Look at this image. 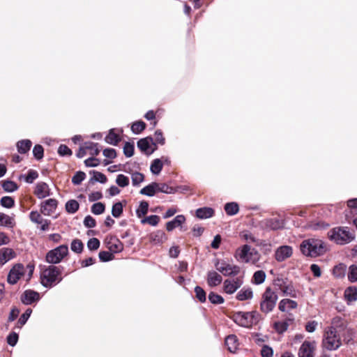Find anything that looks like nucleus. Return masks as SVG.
Segmentation results:
<instances>
[{
	"instance_id": "nucleus-1",
	"label": "nucleus",
	"mask_w": 357,
	"mask_h": 357,
	"mask_svg": "<svg viewBox=\"0 0 357 357\" xmlns=\"http://www.w3.org/2000/svg\"><path fill=\"white\" fill-rule=\"evenodd\" d=\"M302 254L306 257H316L324 255L328 249L324 241L319 238H308L300 245Z\"/></svg>"
},
{
	"instance_id": "nucleus-2",
	"label": "nucleus",
	"mask_w": 357,
	"mask_h": 357,
	"mask_svg": "<svg viewBox=\"0 0 357 357\" xmlns=\"http://www.w3.org/2000/svg\"><path fill=\"white\" fill-rule=\"evenodd\" d=\"M62 268L50 265L44 268H40V282L45 288H52L62 280Z\"/></svg>"
},
{
	"instance_id": "nucleus-3",
	"label": "nucleus",
	"mask_w": 357,
	"mask_h": 357,
	"mask_svg": "<svg viewBox=\"0 0 357 357\" xmlns=\"http://www.w3.org/2000/svg\"><path fill=\"white\" fill-rule=\"evenodd\" d=\"M34 268V265L31 264H29L26 266L22 264H16L9 271L7 282L10 284H15L22 277L28 281L31 278Z\"/></svg>"
},
{
	"instance_id": "nucleus-4",
	"label": "nucleus",
	"mask_w": 357,
	"mask_h": 357,
	"mask_svg": "<svg viewBox=\"0 0 357 357\" xmlns=\"http://www.w3.org/2000/svg\"><path fill=\"white\" fill-rule=\"evenodd\" d=\"M328 238L338 245H345L355 238V235L347 227H338L328 232Z\"/></svg>"
},
{
	"instance_id": "nucleus-5",
	"label": "nucleus",
	"mask_w": 357,
	"mask_h": 357,
	"mask_svg": "<svg viewBox=\"0 0 357 357\" xmlns=\"http://www.w3.org/2000/svg\"><path fill=\"white\" fill-rule=\"evenodd\" d=\"M338 331H333V327H326L324 330L322 346L328 351L337 350L342 345V340Z\"/></svg>"
},
{
	"instance_id": "nucleus-6",
	"label": "nucleus",
	"mask_w": 357,
	"mask_h": 357,
	"mask_svg": "<svg viewBox=\"0 0 357 357\" xmlns=\"http://www.w3.org/2000/svg\"><path fill=\"white\" fill-rule=\"evenodd\" d=\"M232 319L238 325L249 328L258 322L259 314L255 312H235L232 314Z\"/></svg>"
},
{
	"instance_id": "nucleus-7",
	"label": "nucleus",
	"mask_w": 357,
	"mask_h": 357,
	"mask_svg": "<svg viewBox=\"0 0 357 357\" xmlns=\"http://www.w3.org/2000/svg\"><path fill=\"white\" fill-rule=\"evenodd\" d=\"M68 253L67 245H61L51 250L46 255V261L49 264H59Z\"/></svg>"
},
{
	"instance_id": "nucleus-8",
	"label": "nucleus",
	"mask_w": 357,
	"mask_h": 357,
	"mask_svg": "<svg viewBox=\"0 0 357 357\" xmlns=\"http://www.w3.org/2000/svg\"><path fill=\"white\" fill-rule=\"evenodd\" d=\"M215 267L225 276L237 275L241 271L238 266L231 264L225 260H218L215 263Z\"/></svg>"
},
{
	"instance_id": "nucleus-9",
	"label": "nucleus",
	"mask_w": 357,
	"mask_h": 357,
	"mask_svg": "<svg viewBox=\"0 0 357 357\" xmlns=\"http://www.w3.org/2000/svg\"><path fill=\"white\" fill-rule=\"evenodd\" d=\"M259 226L266 231H275L282 229L284 226V220L280 218H270L262 220L259 222Z\"/></svg>"
},
{
	"instance_id": "nucleus-10",
	"label": "nucleus",
	"mask_w": 357,
	"mask_h": 357,
	"mask_svg": "<svg viewBox=\"0 0 357 357\" xmlns=\"http://www.w3.org/2000/svg\"><path fill=\"white\" fill-rule=\"evenodd\" d=\"M263 300L261 303V309L263 312L268 313L273 310L275 306L278 299L275 291H265L262 297Z\"/></svg>"
},
{
	"instance_id": "nucleus-11",
	"label": "nucleus",
	"mask_w": 357,
	"mask_h": 357,
	"mask_svg": "<svg viewBox=\"0 0 357 357\" xmlns=\"http://www.w3.org/2000/svg\"><path fill=\"white\" fill-rule=\"evenodd\" d=\"M315 349V341L305 340L298 350V357H314Z\"/></svg>"
},
{
	"instance_id": "nucleus-12",
	"label": "nucleus",
	"mask_w": 357,
	"mask_h": 357,
	"mask_svg": "<svg viewBox=\"0 0 357 357\" xmlns=\"http://www.w3.org/2000/svg\"><path fill=\"white\" fill-rule=\"evenodd\" d=\"M293 255V248L289 245H281L275 252V259L278 262H282L291 257Z\"/></svg>"
},
{
	"instance_id": "nucleus-13",
	"label": "nucleus",
	"mask_w": 357,
	"mask_h": 357,
	"mask_svg": "<svg viewBox=\"0 0 357 357\" xmlns=\"http://www.w3.org/2000/svg\"><path fill=\"white\" fill-rule=\"evenodd\" d=\"M57 205L56 199H48L41 203L40 212L45 215H50L56 211Z\"/></svg>"
},
{
	"instance_id": "nucleus-14",
	"label": "nucleus",
	"mask_w": 357,
	"mask_h": 357,
	"mask_svg": "<svg viewBox=\"0 0 357 357\" xmlns=\"http://www.w3.org/2000/svg\"><path fill=\"white\" fill-rule=\"evenodd\" d=\"M151 144L155 146V142H154V140L151 137H146L140 139L137 143V147L147 155H151L157 149V147H155V149L149 151Z\"/></svg>"
},
{
	"instance_id": "nucleus-15",
	"label": "nucleus",
	"mask_w": 357,
	"mask_h": 357,
	"mask_svg": "<svg viewBox=\"0 0 357 357\" xmlns=\"http://www.w3.org/2000/svg\"><path fill=\"white\" fill-rule=\"evenodd\" d=\"M252 255L253 252L250 251V246L246 244L236 251L235 257L238 261L249 263L251 257L249 255Z\"/></svg>"
},
{
	"instance_id": "nucleus-16",
	"label": "nucleus",
	"mask_w": 357,
	"mask_h": 357,
	"mask_svg": "<svg viewBox=\"0 0 357 357\" xmlns=\"http://www.w3.org/2000/svg\"><path fill=\"white\" fill-rule=\"evenodd\" d=\"M243 284V277L238 276L227 279L224 282V290H237Z\"/></svg>"
},
{
	"instance_id": "nucleus-17",
	"label": "nucleus",
	"mask_w": 357,
	"mask_h": 357,
	"mask_svg": "<svg viewBox=\"0 0 357 357\" xmlns=\"http://www.w3.org/2000/svg\"><path fill=\"white\" fill-rule=\"evenodd\" d=\"M34 193L38 199H43L50 195V189L46 183L39 182L36 186Z\"/></svg>"
},
{
	"instance_id": "nucleus-18",
	"label": "nucleus",
	"mask_w": 357,
	"mask_h": 357,
	"mask_svg": "<svg viewBox=\"0 0 357 357\" xmlns=\"http://www.w3.org/2000/svg\"><path fill=\"white\" fill-rule=\"evenodd\" d=\"M20 298L24 305H31L40 299V296L38 291H24Z\"/></svg>"
},
{
	"instance_id": "nucleus-19",
	"label": "nucleus",
	"mask_w": 357,
	"mask_h": 357,
	"mask_svg": "<svg viewBox=\"0 0 357 357\" xmlns=\"http://www.w3.org/2000/svg\"><path fill=\"white\" fill-rule=\"evenodd\" d=\"M15 257V253L13 249L9 248H3L0 249V264L3 265L9 260Z\"/></svg>"
},
{
	"instance_id": "nucleus-20",
	"label": "nucleus",
	"mask_w": 357,
	"mask_h": 357,
	"mask_svg": "<svg viewBox=\"0 0 357 357\" xmlns=\"http://www.w3.org/2000/svg\"><path fill=\"white\" fill-rule=\"evenodd\" d=\"M185 221V218L183 215H176L172 220L169 221L166 224V229L168 231H172L176 227L181 226Z\"/></svg>"
},
{
	"instance_id": "nucleus-21",
	"label": "nucleus",
	"mask_w": 357,
	"mask_h": 357,
	"mask_svg": "<svg viewBox=\"0 0 357 357\" xmlns=\"http://www.w3.org/2000/svg\"><path fill=\"white\" fill-rule=\"evenodd\" d=\"M196 217L199 219H207L213 216L214 210L211 207L199 208L195 211Z\"/></svg>"
},
{
	"instance_id": "nucleus-22",
	"label": "nucleus",
	"mask_w": 357,
	"mask_h": 357,
	"mask_svg": "<svg viewBox=\"0 0 357 357\" xmlns=\"http://www.w3.org/2000/svg\"><path fill=\"white\" fill-rule=\"evenodd\" d=\"M225 344L230 352L234 353L239 346L238 340L235 335H229L225 339Z\"/></svg>"
},
{
	"instance_id": "nucleus-23",
	"label": "nucleus",
	"mask_w": 357,
	"mask_h": 357,
	"mask_svg": "<svg viewBox=\"0 0 357 357\" xmlns=\"http://www.w3.org/2000/svg\"><path fill=\"white\" fill-rule=\"evenodd\" d=\"M329 327H333V331L342 332L347 328L346 321L340 317H335L332 319L331 325Z\"/></svg>"
},
{
	"instance_id": "nucleus-24",
	"label": "nucleus",
	"mask_w": 357,
	"mask_h": 357,
	"mask_svg": "<svg viewBox=\"0 0 357 357\" xmlns=\"http://www.w3.org/2000/svg\"><path fill=\"white\" fill-rule=\"evenodd\" d=\"M166 239L165 233L162 230H157L150 234V241L155 244H162Z\"/></svg>"
},
{
	"instance_id": "nucleus-25",
	"label": "nucleus",
	"mask_w": 357,
	"mask_h": 357,
	"mask_svg": "<svg viewBox=\"0 0 357 357\" xmlns=\"http://www.w3.org/2000/svg\"><path fill=\"white\" fill-rule=\"evenodd\" d=\"M32 142L29 139H22L17 142V151L21 154H25L29 151Z\"/></svg>"
},
{
	"instance_id": "nucleus-26",
	"label": "nucleus",
	"mask_w": 357,
	"mask_h": 357,
	"mask_svg": "<svg viewBox=\"0 0 357 357\" xmlns=\"http://www.w3.org/2000/svg\"><path fill=\"white\" fill-rule=\"evenodd\" d=\"M208 284L210 287H213L221 283L222 276L215 271L209 272L208 274Z\"/></svg>"
},
{
	"instance_id": "nucleus-27",
	"label": "nucleus",
	"mask_w": 357,
	"mask_h": 357,
	"mask_svg": "<svg viewBox=\"0 0 357 357\" xmlns=\"http://www.w3.org/2000/svg\"><path fill=\"white\" fill-rule=\"evenodd\" d=\"M297 307L296 301L290 299H282L279 303V310L285 312L291 309H295Z\"/></svg>"
},
{
	"instance_id": "nucleus-28",
	"label": "nucleus",
	"mask_w": 357,
	"mask_h": 357,
	"mask_svg": "<svg viewBox=\"0 0 357 357\" xmlns=\"http://www.w3.org/2000/svg\"><path fill=\"white\" fill-rule=\"evenodd\" d=\"M157 183L152 182L151 183L147 185L141 189L139 193L143 195H146L148 197H153L155 194L157 192L156 190Z\"/></svg>"
},
{
	"instance_id": "nucleus-29",
	"label": "nucleus",
	"mask_w": 357,
	"mask_h": 357,
	"mask_svg": "<svg viewBox=\"0 0 357 357\" xmlns=\"http://www.w3.org/2000/svg\"><path fill=\"white\" fill-rule=\"evenodd\" d=\"M163 167V162L160 158L154 159L150 166V171L153 174L158 175Z\"/></svg>"
},
{
	"instance_id": "nucleus-30",
	"label": "nucleus",
	"mask_w": 357,
	"mask_h": 357,
	"mask_svg": "<svg viewBox=\"0 0 357 357\" xmlns=\"http://www.w3.org/2000/svg\"><path fill=\"white\" fill-rule=\"evenodd\" d=\"M105 140L107 144L116 146L120 142L121 139L119 136L114 132V129L112 128L109 130V132L105 137Z\"/></svg>"
},
{
	"instance_id": "nucleus-31",
	"label": "nucleus",
	"mask_w": 357,
	"mask_h": 357,
	"mask_svg": "<svg viewBox=\"0 0 357 357\" xmlns=\"http://www.w3.org/2000/svg\"><path fill=\"white\" fill-rule=\"evenodd\" d=\"M89 174L93 175V177L90 179L91 183L99 182L100 183H105L107 181L106 176L100 172L91 170Z\"/></svg>"
},
{
	"instance_id": "nucleus-32",
	"label": "nucleus",
	"mask_w": 357,
	"mask_h": 357,
	"mask_svg": "<svg viewBox=\"0 0 357 357\" xmlns=\"http://www.w3.org/2000/svg\"><path fill=\"white\" fill-rule=\"evenodd\" d=\"M346 271L347 266L343 263H340L334 266L333 269V274L337 278H342L344 277Z\"/></svg>"
},
{
	"instance_id": "nucleus-33",
	"label": "nucleus",
	"mask_w": 357,
	"mask_h": 357,
	"mask_svg": "<svg viewBox=\"0 0 357 357\" xmlns=\"http://www.w3.org/2000/svg\"><path fill=\"white\" fill-rule=\"evenodd\" d=\"M157 192L165 193V194H174L178 190L172 186L168 185L166 183H157L156 186Z\"/></svg>"
},
{
	"instance_id": "nucleus-34",
	"label": "nucleus",
	"mask_w": 357,
	"mask_h": 357,
	"mask_svg": "<svg viewBox=\"0 0 357 357\" xmlns=\"http://www.w3.org/2000/svg\"><path fill=\"white\" fill-rule=\"evenodd\" d=\"M224 208L228 215H234L239 211V206L236 202L227 203Z\"/></svg>"
},
{
	"instance_id": "nucleus-35",
	"label": "nucleus",
	"mask_w": 357,
	"mask_h": 357,
	"mask_svg": "<svg viewBox=\"0 0 357 357\" xmlns=\"http://www.w3.org/2000/svg\"><path fill=\"white\" fill-rule=\"evenodd\" d=\"M265 272L262 270H259L254 273L252 278V282L255 284H260L265 281Z\"/></svg>"
},
{
	"instance_id": "nucleus-36",
	"label": "nucleus",
	"mask_w": 357,
	"mask_h": 357,
	"mask_svg": "<svg viewBox=\"0 0 357 357\" xmlns=\"http://www.w3.org/2000/svg\"><path fill=\"white\" fill-rule=\"evenodd\" d=\"M65 207L68 213L73 214L78 211L79 204L75 199H70L66 203Z\"/></svg>"
},
{
	"instance_id": "nucleus-37",
	"label": "nucleus",
	"mask_w": 357,
	"mask_h": 357,
	"mask_svg": "<svg viewBox=\"0 0 357 357\" xmlns=\"http://www.w3.org/2000/svg\"><path fill=\"white\" fill-rule=\"evenodd\" d=\"M15 223L13 219L9 215L0 213V226L13 227Z\"/></svg>"
},
{
	"instance_id": "nucleus-38",
	"label": "nucleus",
	"mask_w": 357,
	"mask_h": 357,
	"mask_svg": "<svg viewBox=\"0 0 357 357\" xmlns=\"http://www.w3.org/2000/svg\"><path fill=\"white\" fill-rule=\"evenodd\" d=\"M146 123L142 121H137L134 122L131 126V130L133 134L139 135L146 128Z\"/></svg>"
},
{
	"instance_id": "nucleus-39",
	"label": "nucleus",
	"mask_w": 357,
	"mask_h": 357,
	"mask_svg": "<svg viewBox=\"0 0 357 357\" xmlns=\"http://www.w3.org/2000/svg\"><path fill=\"white\" fill-rule=\"evenodd\" d=\"M1 186L4 191L7 192H13L18 189L17 184L13 181H2Z\"/></svg>"
},
{
	"instance_id": "nucleus-40",
	"label": "nucleus",
	"mask_w": 357,
	"mask_h": 357,
	"mask_svg": "<svg viewBox=\"0 0 357 357\" xmlns=\"http://www.w3.org/2000/svg\"><path fill=\"white\" fill-rule=\"evenodd\" d=\"M149 211V203L146 201H142L139 203L138 208L136 209V215L138 218L146 215Z\"/></svg>"
},
{
	"instance_id": "nucleus-41",
	"label": "nucleus",
	"mask_w": 357,
	"mask_h": 357,
	"mask_svg": "<svg viewBox=\"0 0 357 357\" xmlns=\"http://www.w3.org/2000/svg\"><path fill=\"white\" fill-rule=\"evenodd\" d=\"M85 146V149L86 150H90V154L91 155H98L100 153V150L98 149V144L97 143H94L92 142H86L84 143Z\"/></svg>"
},
{
	"instance_id": "nucleus-42",
	"label": "nucleus",
	"mask_w": 357,
	"mask_h": 357,
	"mask_svg": "<svg viewBox=\"0 0 357 357\" xmlns=\"http://www.w3.org/2000/svg\"><path fill=\"white\" fill-rule=\"evenodd\" d=\"M123 211V206L121 202H116L112 208V215L117 218H119Z\"/></svg>"
},
{
	"instance_id": "nucleus-43",
	"label": "nucleus",
	"mask_w": 357,
	"mask_h": 357,
	"mask_svg": "<svg viewBox=\"0 0 357 357\" xmlns=\"http://www.w3.org/2000/svg\"><path fill=\"white\" fill-rule=\"evenodd\" d=\"M160 221V217L157 215H151L143 218L141 220L142 224L148 223L151 226H156Z\"/></svg>"
},
{
	"instance_id": "nucleus-44",
	"label": "nucleus",
	"mask_w": 357,
	"mask_h": 357,
	"mask_svg": "<svg viewBox=\"0 0 357 357\" xmlns=\"http://www.w3.org/2000/svg\"><path fill=\"white\" fill-rule=\"evenodd\" d=\"M91 213L94 215H100L105 211V205L102 202L94 203L91 208Z\"/></svg>"
},
{
	"instance_id": "nucleus-45",
	"label": "nucleus",
	"mask_w": 357,
	"mask_h": 357,
	"mask_svg": "<svg viewBox=\"0 0 357 357\" xmlns=\"http://www.w3.org/2000/svg\"><path fill=\"white\" fill-rule=\"evenodd\" d=\"M84 245L81 240L74 239L70 245V249L75 253H81L83 250Z\"/></svg>"
},
{
	"instance_id": "nucleus-46",
	"label": "nucleus",
	"mask_w": 357,
	"mask_h": 357,
	"mask_svg": "<svg viewBox=\"0 0 357 357\" xmlns=\"http://www.w3.org/2000/svg\"><path fill=\"white\" fill-rule=\"evenodd\" d=\"M132 183L133 186H138L144 180V175L142 173L135 172L131 175Z\"/></svg>"
},
{
	"instance_id": "nucleus-47",
	"label": "nucleus",
	"mask_w": 357,
	"mask_h": 357,
	"mask_svg": "<svg viewBox=\"0 0 357 357\" xmlns=\"http://www.w3.org/2000/svg\"><path fill=\"white\" fill-rule=\"evenodd\" d=\"M1 205L6 208H11L15 205V200L13 197L9 196H4L0 200Z\"/></svg>"
},
{
	"instance_id": "nucleus-48",
	"label": "nucleus",
	"mask_w": 357,
	"mask_h": 357,
	"mask_svg": "<svg viewBox=\"0 0 357 357\" xmlns=\"http://www.w3.org/2000/svg\"><path fill=\"white\" fill-rule=\"evenodd\" d=\"M33 157L37 160H40L44 156V149L40 144H36L33 149Z\"/></svg>"
},
{
	"instance_id": "nucleus-49",
	"label": "nucleus",
	"mask_w": 357,
	"mask_h": 357,
	"mask_svg": "<svg viewBox=\"0 0 357 357\" xmlns=\"http://www.w3.org/2000/svg\"><path fill=\"white\" fill-rule=\"evenodd\" d=\"M135 146L133 143L126 142L123 146V153L126 157L130 158L133 155Z\"/></svg>"
},
{
	"instance_id": "nucleus-50",
	"label": "nucleus",
	"mask_w": 357,
	"mask_h": 357,
	"mask_svg": "<svg viewBox=\"0 0 357 357\" xmlns=\"http://www.w3.org/2000/svg\"><path fill=\"white\" fill-rule=\"evenodd\" d=\"M348 279L351 282L357 281V266L352 264L349 268Z\"/></svg>"
},
{
	"instance_id": "nucleus-51",
	"label": "nucleus",
	"mask_w": 357,
	"mask_h": 357,
	"mask_svg": "<svg viewBox=\"0 0 357 357\" xmlns=\"http://www.w3.org/2000/svg\"><path fill=\"white\" fill-rule=\"evenodd\" d=\"M86 178V174L84 172H77L72 178V183L74 185H79Z\"/></svg>"
},
{
	"instance_id": "nucleus-52",
	"label": "nucleus",
	"mask_w": 357,
	"mask_h": 357,
	"mask_svg": "<svg viewBox=\"0 0 357 357\" xmlns=\"http://www.w3.org/2000/svg\"><path fill=\"white\" fill-rule=\"evenodd\" d=\"M289 323L287 321H278L274 324V328L278 333H282L287 330Z\"/></svg>"
},
{
	"instance_id": "nucleus-53",
	"label": "nucleus",
	"mask_w": 357,
	"mask_h": 357,
	"mask_svg": "<svg viewBox=\"0 0 357 357\" xmlns=\"http://www.w3.org/2000/svg\"><path fill=\"white\" fill-rule=\"evenodd\" d=\"M116 183L119 186L125 188L129 185V178L124 174H119L116 177Z\"/></svg>"
},
{
	"instance_id": "nucleus-54",
	"label": "nucleus",
	"mask_w": 357,
	"mask_h": 357,
	"mask_svg": "<svg viewBox=\"0 0 357 357\" xmlns=\"http://www.w3.org/2000/svg\"><path fill=\"white\" fill-rule=\"evenodd\" d=\"M109 249L111 252L116 253L123 250V245L119 240H116V242L109 243Z\"/></svg>"
},
{
	"instance_id": "nucleus-55",
	"label": "nucleus",
	"mask_w": 357,
	"mask_h": 357,
	"mask_svg": "<svg viewBox=\"0 0 357 357\" xmlns=\"http://www.w3.org/2000/svg\"><path fill=\"white\" fill-rule=\"evenodd\" d=\"M38 177V173L37 171L33 169H29L27 172V174L25 177V181L27 183H32L34 180H36Z\"/></svg>"
},
{
	"instance_id": "nucleus-56",
	"label": "nucleus",
	"mask_w": 357,
	"mask_h": 357,
	"mask_svg": "<svg viewBox=\"0 0 357 357\" xmlns=\"http://www.w3.org/2000/svg\"><path fill=\"white\" fill-rule=\"evenodd\" d=\"M29 218L31 222L36 224L43 223L44 220L38 211H33L29 213Z\"/></svg>"
},
{
	"instance_id": "nucleus-57",
	"label": "nucleus",
	"mask_w": 357,
	"mask_h": 357,
	"mask_svg": "<svg viewBox=\"0 0 357 357\" xmlns=\"http://www.w3.org/2000/svg\"><path fill=\"white\" fill-rule=\"evenodd\" d=\"M208 299L213 304H221L224 302V298L213 291L208 295Z\"/></svg>"
},
{
	"instance_id": "nucleus-58",
	"label": "nucleus",
	"mask_w": 357,
	"mask_h": 357,
	"mask_svg": "<svg viewBox=\"0 0 357 357\" xmlns=\"http://www.w3.org/2000/svg\"><path fill=\"white\" fill-rule=\"evenodd\" d=\"M58 153L61 156H70L73 152L66 145L61 144L58 148Z\"/></svg>"
},
{
	"instance_id": "nucleus-59",
	"label": "nucleus",
	"mask_w": 357,
	"mask_h": 357,
	"mask_svg": "<svg viewBox=\"0 0 357 357\" xmlns=\"http://www.w3.org/2000/svg\"><path fill=\"white\" fill-rule=\"evenodd\" d=\"M344 298L348 304H351L357 300V291H344Z\"/></svg>"
},
{
	"instance_id": "nucleus-60",
	"label": "nucleus",
	"mask_w": 357,
	"mask_h": 357,
	"mask_svg": "<svg viewBox=\"0 0 357 357\" xmlns=\"http://www.w3.org/2000/svg\"><path fill=\"white\" fill-rule=\"evenodd\" d=\"M100 241L96 238H90L87 242V248L90 250H96L100 247Z\"/></svg>"
},
{
	"instance_id": "nucleus-61",
	"label": "nucleus",
	"mask_w": 357,
	"mask_h": 357,
	"mask_svg": "<svg viewBox=\"0 0 357 357\" xmlns=\"http://www.w3.org/2000/svg\"><path fill=\"white\" fill-rule=\"evenodd\" d=\"M99 259L102 262L111 261L114 256L113 254L107 251H100L98 254Z\"/></svg>"
},
{
	"instance_id": "nucleus-62",
	"label": "nucleus",
	"mask_w": 357,
	"mask_h": 357,
	"mask_svg": "<svg viewBox=\"0 0 357 357\" xmlns=\"http://www.w3.org/2000/svg\"><path fill=\"white\" fill-rule=\"evenodd\" d=\"M154 136H155V139H153V140H154V142H155V144L157 143L160 145L165 144V139L163 137V133L161 130H157L155 132ZM155 146L157 147L156 145Z\"/></svg>"
},
{
	"instance_id": "nucleus-63",
	"label": "nucleus",
	"mask_w": 357,
	"mask_h": 357,
	"mask_svg": "<svg viewBox=\"0 0 357 357\" xmlns=\"http://www.w3.org/2000/svg\"><path fill=\"white\" fill-rule=\"evenodd\" d=\"M96 220L91 215H86L84 220V225L86 228H93L96 227Z\"/></svg>"
},
{
	"instance_id": "nucleus-64",
	"label": "nucleus",
	"mask_w": 357,
	"mask_h": 357,
	"mask_svg": "<svg viewBox=\"0 0 357 357\" xmlns=\"http://www.w3.org/2000/svg\"><path fill=\"white\" fill-rule=\"evenodd\" d=\"M18 341V334L15 332L10 333L7 337V342L10 346H15Z\"/></svg>"
}]
</instances>
